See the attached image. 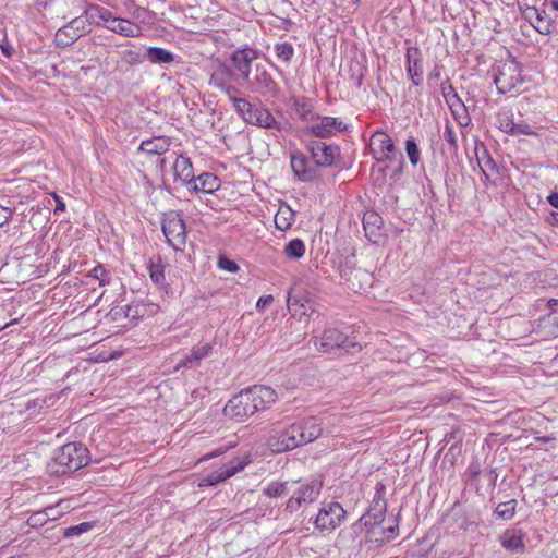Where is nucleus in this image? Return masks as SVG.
I'll list each match as a JSON object with an SVG mask.
<instances>
[{
	"instance_id": "63",
	"label": "nucleus",
	"mask_w": 558,
	"mask_h": 558,
	"mask_svg": "<svg viewBox=\"0 0 558 558\" xmlns=\"http://www.w3.org/2000/svg\"><path fill=\"white\" fill-rule=\"evenodd\" d=\"M59 514H60V512L57 509L53 511H50V517H51L50 520H56Z\"/></svg>"
},
{
	"instance_id": "12",
	"label": "nucleus",
	"mask_w": 558,
	"mask_h": 558,
	"mask_svg": "<svg viewBox=\"0 0 558 558\" xmlns=\"http://www.w3.org/2000/svg\"><path fill=\"white\" fill-rule=\"evenodd\" d=\"M371 150L374 159L377 162H385L387 160L393 161L400 151L391 140V137L384 131H376L371 137Z\"/></svg>"
},
{
	"instance_id": "18",
	"label": "nucleus",
	"mask_w": 558,
	"mask_h": 558,
	"mask_svg": "<svg viewBox=\"0 0 558 558\" xmlns=\"http://www.w3.org/2000/svg\"><path fill=\"white\" fill-rule=\"evenodd\" d=\"M257 50L251 47L236 49L231 53L230 60L234 68V72L236 73V80L239 77L244 81L250 80L252 63L257 59Z\"/></svg>"
},
{
	"instance_id": "14",
	"label": "nucleus",
	"mask_w": 558,
	"mask_h": 558,
	"mask_svg": "<svg viewBox=\"0 0 558 558\" xmlns=\"http://www.w3.org/2000/svg\"><path fill=\"white\" fill-rule=\"evenodd\" d=\"M322 487L323 483L316 480L302 485L287 501L286 511L292 513L296 511L303 504H311L315 501L320 494Z\"/></svg>"
},
{
	"instance_id": "7",
	"label": "nucleus",
	"mask_w": 558,
	"mask_h": 558,
	"mask_svg": "<svg viewBox=\"0 0 558 558\" xmlns=\"http://www.w3.org/2000/svg\"><path fill=\"white\" fill-rule=\"evenodd\" d=\"M236 80V73L225 62L216 59L211 64L209 85L223 92L228 97L239 93L232 81Z\"/></svg>"
},
{
	"instance_id": "13",
	"label": "nucleus",
	"mask_w": 558,
	"mask_h": 558,
	"mask_svg": "<svg viewBox=\"0 0 558 558\" xmlns=\"http://www.w3.org/2000/svg\"><path fill=\"white\" fill-rule=\"evenodd\" d=\"M253 90L264 97L274 98L279 94V86L271 74L263 64H256L253 78L251 80Z\"/></svg>"
},
{
	"instance_id": "19",
	"label": "nucleus",
	"mask_w": 558,
	"mask_h": 558,
	"mask_svg": "<svg viewBox=\"0 0 558 558\" xmlns=\"http://www.w3.org/2000/svg\"><path fill=\"white\" fill-rule=\"evenodd\" d=\"M522 15L535 31L542 35H549L556 28L555 21L549 16L545 9L537 7H527Z\"/></svg>"
},
{
	"instance_id": "4",
	"label": "nucleus",
	"mask_w": 558,
	"mask_h": 558,
	"mask_svg": "<svg viewBox=\"0 0 558 558\" xmlns=\"http://www.w3.org/2000/svg\"><path fill=\"white\" fill-rule=\"evenodd\" d=\"M161 230L167 243L173 250H183L186 243V226L180 211L170 210L165 213L161 220Z\"/></svg>"
},
{
	"instance_id": "27",
	"label": "nucleus",
	"mask_w": 558,
	"mask_h": 558,
	"mask_svg": "<svg viewBox=\"0 0 558 558\" xmlns=\"http://www.w3.org/2000/svg\"><path fill=\"white\" fill-rule=\"evenodd\" d=\"M173 174L175 181H180L183 185L190 187L195 179L191 159L180 155L174 161Z\"/></svg>"
},
{
	"instance_id": "43",
	"label": "nucleus",
	"mask_w": 558,
	"mask_h": 558,
	"mask_svg": "<svg viewBox=\"0 0 558 558\" xmlns=\"http://www.w3.org/2000/svg\"><path fill=\"white\" fill-rule=\"evenodd\" d=\"M275 53L278 59L289 63L294 56V48L290 43H278L275 45Z\"/></svg>"
},
{
	"instance_id": "17",
	"label": "nucleus",
	"mask_w": 558,
	"mask_h": 558,
	"mask_svg": "<svg viewBox=\"0 0 558 558\" xmlns=\"http://www.w3.org/2000/svg\"><path fill=\"white\" fill-rule=\"evenodd\" d=\"M387 502L385 499V486L381 483H379L376 486V492L374 494L367 513L363 515L360 521L365 519V526L380 525L385 520Z\"/></svg>"
},
{
	"instance_id": "32",
	"label": "nucleus",
	"mask_w": 558,
	"mask_h": 558,
	"mask_svg": "<svg viewBox=\"0 0 558 558\" xmlns=\"http://www.w3.org/2000/svg\"><path fill=\"white\" fill-rule=\"evenodd\" d=\"M298 425L301 427L304 445L314 441L322 435L323 429L320 424L314 417H308L301 423H298Z\"/></svg>"
},
{
	"instance_id": "55",
	"label": "nucleus",
	"mask_w": 558,
	"mask_h": 558,
	"mask_svg": "<svg viewBox=\"0 0 558 558\" xmlns=\"http://www.w3.org/2000/svg\"><path fill=\"white\" fill-rule=\"evenodd\" d=\"M274 298L272 295H265L258 299L256 303V307H265L266 305L270 304L272 302Z\"/></svg>"
},
{
	"instance_id": "10",
	"label": "nucleus",
	"mask_w": 558,
	"mask_h": 558,
	"mask_svg": "<svg viewBox=\"0 0 558 558\" xmlns=\"http://www.w3.org/2000/svg\"><path fill=\"white\" fill-rule=\"evenodd\" d=\"M272 432H276L277 437H270L269 446L275 452L293 450L304 445L301 427L298 425V423L291 424L289 427L282 430L272 429Z\"/></svg>"
},
{
	"instance_id": "36",
	"label": "nucleus",
	"mask_w": 558,
	"mask_h": 558,
	"mask_svg": "<svg viewBox=\"0 0 558 558\" xmlns=\"http://www.w3.org/2000/svg\"><path fill=\"white\" fill-rule=\"evenodd\" d=\"M294 220L295 214L289 206L286 208H280L275 216L276 228L281 231L290 229Z\"/></svg>"
},
{
	"instance_id": "6",
	"label": "nucleus",
	"mask_w": 558,
	"mask_h": 558,
	"mask_svg": "<svg viewBox=\"0 0 558 558\" xmlns=\"http://www.w3.org/2000/svg\"><path fill=\"white\" fill-rule=\"evenodd\" d=\"M89 33L90 27L83 12L80 16L72 19L66 25L57 31L54 41L58 47L65 48Z\"/></svg>"
},
{
	"instance_id": "26",
	"label": "nucleus",
	"mask_w": 558,
	"mask_h": 558,
	"mask_svg": "<svg viewBox=\"0 0 558 558\" xmlns=\"http://www.w3.org/2000/svg\"><path fill=\"white\" fill-rule=\"evenodd\" d=\"M246 123L264 129L281 130V123L275 119L268 109L262 106H253Z\"/></svg>"
},
{
	"instance_id": "51",
	"label": "nucleus",
	"mask_w": 558,
	"mask_h": 558,
	"mask_svg": "<svg viewBox=\"0 0 558 558\" xmlns=\"http://www.w3.org/2000/svg\"><path fill=\"white\" fill-rule=\"evenodd\" d=\"M218 266L219 268L227 270L229 272H236L239 270V265L234 260H231L226 256L219 257Z\"/></svg>"
},
{
	"instance_id": "48",
	"label": "nucleus",
	"mask_w": 558,
	"mask_h": 558,
	"mask_svg": "<svg viewBox=\"0 0 558 558\" xmlns=\"http://www.w3.org/2000/svg\"><path fill=\"white\" fill-rule=\"evenodd\" d=\"M287 490V483L271 482L264 488V494L270 498L279 497Z\"/></svg>"
},
{
	"instance_id": "59",
	"label": "nucleus",
	"mask_w": 558,
	"mask_h": 558,
	"mask_svg": "<svg viewBox=\"0 0 558 558\" xmlns=\"http://www.w3.org/2000/svg\"><path fill=\"white\" fill-rule=\"evenodd\" d=\"M53 2H54V0H35V4L38 8H44V9L50 7Z\"/></svg>"
},
{
	"instance_id": "20",
	"label": "nucleus",
	"mask_w": 558,
	"mask_h": 558,
	"mask_svg": "<svg viewBox=\"0 0 558 558\" xmlns=\"http://www.w3.org/2000/svg\"><path fill=\"white\" fill-rule=\"evenodd\" d=\"M316 123H313L307 128L308 133L318 137L327 138L332 136L336 132H342L348 129V125L343 123L339 118L335 117H322L315 119Z\"/></svg>"
},
{
	"instance_id": "2",
	"label": "nucleus",
	"mask_w": 558,
	"mask_h": 558,
	"mask_svg": "<svg viewBox=\"0 0 558 558\" xmlns=\"http://www.w3.org/2000/svg\"><path fill=\"white\" fill-rule=\"evenodd\" d=\"M89 462V451L82 442H68L60 447L47 465L51 476H62L78 471Z\"/></svg>"
},
{
	"instance_id": "11",
	"label": "nucleus",
	"mask_w": 558,
	"mask_h": 558,
	"mask_svg": "<svg viewBox=\"0 0 558 558\" xmlns=\"http://www.w3.org/2000/svg\"><path fill=\"white\" fill-rule=\"evenodd\" d=\"M347 512L337 501L324 505L314 521L315 526L320 531L335 530L345 520Z\"/></svg>"
},
{
	"instance_id": "5",
	"label": "nucleus",
	"mask_w": 558,
	"mask_h": 558,
	"mask_svg": "<svg viewBox=\"0 0 558 558\" xmlns=\"http://www.w3.org/2000/svg\"><path fill=\"white\" fill-rule=\"evenodd\" d=\"M521 65L513 58L498 65L494 83L500 94H506L522 84Z\"/></svg>"
},
{
	"instance_id": "33",
	"label": "nucleus",
	"mask_w": 558,
	"mask_h": 558,
	"mask_svg": "<svg viewBox=\"0 0 558 558\" xmlns=\"http://www.w3.org/2000/svg\"><path fill=\"white\" fill-rule=\"evenodd\" d=\"M145 56L149 62L155 64H170L175 59L171 51L161 47H148Z\"/></svg>"
},
{
	"instance_id": "16",
	"label": "nucleus",
	"mask_w": 558,
	"mask_h": 558,
	"mask_svg": "<svg viewBox=\"0 0 558 558\" xmlns=\"http://www.w3.org/2000/svg\"><path fill=\"white\" fill-rule=\"evenodd\" d=\"M290 166L294 177L301 182H313L318 178L317 167L311 163L300 150L290 154Z\"/></svg>"
},
{
	"instance_id": "37",
	"label": "nucleus",
	"mask_w": 558,
	"mask_h": 558,
	"mask_svg": "<svg viewBox=\"0 0 558 558\" xmlns=\"http://www.w3.org/2000/svg\"><path fill=\"white\" fill-rule=\"evenodd\" d=\"M517 505L518 501L515 499L499 502L494 510V514L497 519L502 521H510L515 514Z\"/></svg>"
},
{
	"instance_id": "23",
	"label": "nucleus",
	"mask_w": 558,
	"mask_h": 558,
	"mask_svg": "<svg viewBox=\"0 0 558 558\" xmlns=\"http://www.w3.org/2000/svg\"><path fill=\"white\" fill-rule=\"evenodd\" d=\"M524 535L521 529L510 527L499 535V543L507 551L523 554L525 551Z\"/></svg>"
},
{
	"instance_id": "8",
	"label": "nucleus",
	"mask_w": 558,
	"mask_h": 558,
	"mask_svg": "<svg viewBox=\"0 0 558 558\" xmlns=\"http://www.w3.org/2000/svg\"><path fill=\"white\" fill-rule=\"evenodd\" d=\"M318 350L330 353L333 350H343L351 352L353 349L361 350L359 343L351 340L347 335L337 328L328 327L323 331L319 343L317 344Z\"/></svg>"
},
{
	"instance_id": "52",
	"label": "nucleus",
	"mask_w": 558,
	"mask_h": 558,
	"mask_svg": "<svg viewBox=\"0 0 558 558\" xmlns=\"http://www.w3.org/2000/svg\"><path fill=\"white\" fill-rule=\"evenodd\" d=\"M399 532V519L396 518V524L383 530V534L387 542L393 539Z\"/></svg>"
},
{
	"instance_id": "30",
	"label": "nucleus",
	"mask_w": 558,
	"mask_h": 558,
	"mask_svg": "<svg viewBox=\"0 0 558 558\" xmlns=\"http://www.w3.org/2000/svg\"><path fill=\"white\" fill-rule=\"evenodd\" d=\"M287 306L292 317L302 318L303 316L310 315L307 313L308 300L303 293L289 292L287 298Z\"/></svg>"
},
{
	"instance_id": "9",
	"label": "nucleus",
	"mask_w": 558,
	"mask_h": 558,
	"mask_svg": "<svg viewBox=\"0 0 558 558\" xmlns=\"http://www.w3.org/2000/svg\"><path fill=\"white\" fill-rule=\"evenodd\" d=\"M306 148L317 168L331 167L340 158V147L336 144L311 140L306 143Z\"/></svg>"
},
{
	"instance_id": "15",
	"label": "nucleus",
	"mask_w": 558,
	"mask_h": 558,
	"mask_svg": "<svg viewBox=\"0 0 558 558\" xmlns=\"http://www.w3.org/2000/svg\"><path fill=\"white\" fill-rule=\"evenodd\" d=\"M245 466V462L240 459L229 461L221 465L219 469L202 476L198 482V487H210L225 482L229 477L233 476L238 472L242 471Z\"/></svg>"
},
{
	"instance_id": "40",
	"label": "nucleus",
	"mask_w": 558,
	"mask_h": 558,
	"mask_svg": "<svg viewBox=\"0 0 558 558\" xmlns=\"http://www.w3.org/2000/svg\"><path fill=\"white\" fill-rule=\"evenodd\" d=\"M498 129L510 135L514 126V114L511 110H502L497 113Z\"/></svg>"
},
{
	"instance_id": "44",
	"label": "nucleus",
	"mask_w": 558,
	"mask_h": 558,
	"mask_svg": "<svg viewBox=\"0 0 558 558\" xmlns=\"http://www.w3.org/2000/svg\"><path fill=\"white\" fill-rule=\"evenodd\" d=\"M405 153L412 166H416L421 159V151L414 137L405 140Z\"/></svg>"
},
{
	"instance_id": "50",
	"label": "nucleus",
	"mask_w": 558,
	"mask_h": 558,
	"mask_svg": "<svg viewBox=\"0 0 558 558\" xmlns=\"http://www.w3.org/2000/svg\"><path fill=\"white\" fill-rule=\"evenodd\" d=\"M121 60L129 65H135L142 63V56L134 50H124L121 52Z\"/></svg>"
},
{
	"instance_id": "25",
	"label": "nucleus",
	"mask_w": 558,
	"mask_h": 558,
	"mask_svg": "<svg viewBox=\"0 0 558 558\" xmlns=\"http://www.w3.org/2000/svg\"><path fill=\"white\" fill-rule=\"evenodd\" d=\"M213 345L205 343L199 347H194L189 353L184 354L177 363L175 369L180 368H196L201 365L202 361L213 353Z\"/></svg>"
},
{
	"instance_id": "45",
	"label": "nucleus",
	"mask_w": 558,
	"mask_h": 558,
	"mask_svg": "<svg viewBox=\"0 0 558 558\" xmlns=\"http://www.w3.org/2000/svg\"><path fill=\"white\" fill-rule=\"evenodd\" d=\"M511 136H520V135H538L536 129L525 121H514L513 130L510 134Z\"/></svg>"
},
{
	"instance_id": "64",
	"label": "nucleus",
	"mask_w": 558,
	"mask_h": 558,
	"mask_svg": "<svg viewBox=\"0 0 558 558\" xmlns=\"http://www.w3.org/2000/svg\"><path fill=\"white\" fill-rule=\"evenodd\" d=\"M553 221L558 226V213H551Z\"/></svg>"
},
{
	"instance_id": "47",
	"label": "nucleus",
	"mask_w": 558,
	"mask_h": 558,
	"mask_svg": "<svg viewBox=\"0 0 558 558\" xmlns=\"http://www.w3.org/2000/svg\"><path fill=\"white\" fill-rule=\"evenodd\" d=\"M149 276L154 283L157 286H163L165 283V269L160 264L150 263L149 265Z\"/></svg>"
},
{
	"instance_id": "1",
	"label": "nucleus",
	"mask_w": 558,
	"mask_h": 558,
	"mask_svg": "<svg viewBox=\"0 0 558 558\" xmlns=\"http://www.w3.org/2000/svg\"><path fill=\"white\" fill-rule=\"evenodd\" d=\"M277 399V392L263 385L248 387L234 395L225 405L223 414L235 422H245L256 412L269 408Z\"/></svg>"
},
{
	"instance_id": "60",
	"label": "nucleus",
	"mask_w": 558,
	"mask_h": 558,
	"mask_svg": "<svg viewBox=\"0 0 558 558\" xmlns=\"http://www.w3.org/2000/svg\"><path fill=\"white\" fill-rule=\"evenodd\" d=\"M441 76V66L436 65L429 75V78L439 80Z\"/></svg>"
},
{
	"instance_id": "54",
	"label": "nucleus",
	"mask_w": 558,
	"mask_h": 558,
	"mask_svg": "<svg viewBox=\"0 0 558 558\" xmlns=\"http://www.w3.org/2000/svg\"><path fill=\"white\" fill-rule=\"evenodd\" d=\"M395 160L398 161V168L393 171L391 179L397 180L404 167V159L402 154H399Z\"/></svg>"
},
{
	"instance_id": "3",
	"label": "nucleus",
	"mask_w": 558,
	"mask_h": 558,
	"mask_svg": "<svg viewBox=\"0 0 558 558\" xmlns=\"http://www.w3.org/2000/svg\"><path fill=\"white\" fill-rule=\"evenodd\" d=\"M124 7L132 16V20L114 14L113 22H110L109 27L106 29L123 37H140L142 35V27L136 22L145 21L147 10L137 5L133 0L125 1Z\"/></svg>"
},
{
	"instance_id": "62",
	"label": "nucleus",
	"mask_w": 558,
	"mask_h": 558,
	"mask_svg": "<svg viewBox=\"0 0 558 558\" xmlns=\"http://www.w3.org/2000/svg\"><path fill=\"white\" fill-rule=\"evenodd\" d=\"M489 476H490V481H492L493 485H495V481H496V478H497V474L495 473V471H494V470H492V471L489 472Z\"/></svg>"
},
{
	"instance_id": "49",
	"label": "nucleus",
	"mask_w": 558,
	"mask_h": 558,
	"mask_svg": "<svg viewBox=\"0 0 558 558\" xmlns=\"http://www.w3.org/2000/svg\"><path fill=\"white\" fill-rule=\"evenodd\" d=\"M88 276L99 280V284L100 286H106L109 283V280H110V275L109 272L105 269V267L102 265H97L95 266L88 274Z\"/></svg>"
},
{
	"instance_id": "61",
	"label": "nucleus",
	"mask_w": 558,
	"mask_h": 558,
	"mask_svg": "<svg viewBox=\"0 0 558 558\" xmlns=\"http://www.w3.org/2000/svg\"><path fill=\"white\" fill-rule=\"evenodd\" d=\"M553 10L558 11V0H549Z\"/></svg>"
},
{
	"instance_id": "35",
	"label": "nucleus",
	"mask_w": 558,
	"mask_h": 558,
	"mask_svg": "<svg viewBox=\"0 0 558 558\" xmlns=\"http://www.w3.org/2000/svg\"><path fill=\"white\" fill-rule=\"evenodd\" d=\"M549 314L543 318V326L548 330L553 337H558V300L551 299L548 301Z\"/></svg>"
},
{
	"instance_id": "42",
	"label": "nucleus",
	"mask_w": 558,
	"mask_h": 558,
	"mask_svg": "<svg viewBox=\"0 0 558 558\" xmlns=\"http://www.w3.org/2000/svg\"><path fill=\"white\" fill-rule=\"evenodd\" d=\"M229 100L232 102L235 112L246 122L254 105L245 98H239L235 95L229 97Z\"/></svg>"
},
{
	"instance_id": "28",
	"label": "nucleus",
	"mask_w": 558,
	"mask_h": 558,
	"mask_svg": "<svg viewBox=\"0 0 558 558\" xmlns=\"http://www.w3.org/2000/svg\"><path fill=\"white\" fill-rule=\"evenodd\" d=\"M220 187V180L218 177L210 172H203L195 177L194 182L190 185L189 190L195 193L211 194Z\"/></svg>"
},
{
	"instance_id": "39",
	"label": "nucleus",
	"mask_w": 558,
	"mask_h": 558,
	"mask_svg": "<svg viewBox=\"0 0 558 558\" xmlns=\"http://www.w3.org/2000/svg\"><path fill=\"white\" fill-rule=\"evenodd\" d=\"M53 510H56V507L49 506L40 511L33 513L27 519V522H26L27 525H29L31 527H34V529L45 525L51 519L50 511H53Z\"/></svg>"
},
{
	"instance_id": "24",
	"label": "nucleus",
	"mask_w": 558,
	"mask_h": 558,
	"mask_svg": "<svg viewBox=\"0 0 558 558\" xmlns=\"http://www.w3.org/2000/svg\"><path fill=\"white\" fill-rule=\"evenodd\" d=\"M407 73L413 85L418 86L423 76V58L420 48L409 47L405 53Z\"/></svg>"
},
{
	"instance_id": "53",
	"label": "nucleus",
	"mask_w": 558,
	"mask_h": 558,
	"mask_svg": "<svg viewBox=\"0 0 558 558\" xmlns=\"http://www.w3.org/2000/svg\"><path fill=\"white\" fill-rule=\"evenodd\" d=\"M12 210L9 207L0 205V227L4 226L11 218Z\"/></svg>"
},
{
	"instance_id": "21",
	"label": "nucleus",
	"mask_w": 558,
	"mask_h": 558,
	"mask_svg": "<svg viewBox=\"0 0 558 558\" xmlns=\"http://www.w3.org/2000/svg\"><path fill=\"white\" fill-rule=\"evenodd\" d=\"M363 228L366 238L374 244H379L385 238L384 220L375 210L364 213Z\"/></svg>"
},
{
	"instance_id": "22",
	"label": "nucleus",
	"mask_w": 558,
	"mask_h": 558,
	"mask_svg": "<svg viewBox=\"0 0 558 558\" xmlns=\"http://www.w3.org/2000/svg\"><path fill=\"white\" fill-rule=\"evenodd\" d=\"M113 15L112 11L96 3H86L84 8V16L87 19L89 26L107 28L110 22H113Z\"/></svg>"
},
{
	"instance_id": "56",
	"label": "nucleus",
	"mask_w": 558,
	"mask_h": 558,
	"mask_svg": "<svg viewBox=\"0 0 558 558\" xmlns=\"http://www.w3.org/2000/svg\"><path fill=\"white\" fill-rule=\"evenodd\" d=\"M44 403H45L44 399L36 398V399L27 402L26 409L32 410L33 408H37V407L43 408Z\"/></svg>"
},
{
	"instance_id": "41",
	"label": "nucleus",
	"mask_w": 558,
	"mask_h": 558,
	"mask_svg": "<svg viewBox=\"0 0 558 558\" xmlns=\"http://www.w3.org/2000/svg\"><path fill=\"white\" fill-rule=\"evenodd\" d=\"M444 141L448 144V150L451 156H456L458 154V138L457 134L454 132L453 125L450 123L449 120L445 123V130L442 134Z\"/></svg>"
},
{
	"instance_id": "34",
	"label": "nucleus",
	"mask_w": 558,
	"mask_h": 558,
	"mask_svg": "<svg viewBox=\"0 0 558 558\" xmlns=\"http://www.w3.org/2000/svg\"><path fill=\"white\" fill-rule=\"evenodd\" d=\"M440 90H441V94H442L447 105L450 107V109L454 116H456V107H461L462 109H465L464 104L462 102L456 88L451 85L449 80H446L441 83Z\"/></svg>"
},
{
	"instance_id": "57",
	"label": "nucleus",
	"mask_w": 558,
	"mask_h": 558,
	"mask_svg": "<svg viewBox=\"0 0 558 558\" xmlns=\"http://www.w3.org/2000/svg\"><path fill=\"white\" fill-rule=\"evenodd\" d=\"M53 197H54V201H56V211L58 210H61V211H64L65 210V203L62 201V198L60 196H58L57 194H53Z\"/></svg>"
},
{
	"instance_id": "29",
	"label": "nucleus",
	"mask_w": 558,
	"mask_h": 558,
	"mask_svg": "<svg viewBox=\"0 0 558 558\" xmlns=\"http://www.w3.org/2000/svg\"><path fill=\"white\" fill-rule=\"evenodd\" d=\"M171 145L170 138L167 136H155L142 141L138 150L148 155H162L169 150Z\"/></svg>"
},
{
	"instance_id": "58",
	"label": "nucleus",
	"mask_w": 558,
	"mask_h": 558,
	"mask_svg": "<svg viewBox=\"0 0 558 558\" xmlns=\"http://www.w3.org/2000/svg\"><path fill=\"white\" fill-rule=\"evenodd\" d=\"M547 201L548 203L558 209V193L557 192H554V193H550L548 196H547Z\"/></svg>"
},
{
	"instance_id": "38",
	"label": "nucleus",
	"mask_w": 558,
	"mask_h": 558,
	"mask_svg": "<svg viewBox=\"0 0 558 558\" xmlns=\"http://www.w3.org/2000/svg\"><path fill=\"white\" fill-rule=\"evenodd\" d=\"M305 250V243L301 239H292L284 245L283 253L290 259H300Z\"/></svg>"
},
{
	"instance_id": "31",
	"label": "nucleus",
	"mask_w": 558,
	"mask_h": 558,
	"mask_svg": "<svg viewBox=\"0 0 558 558\" xmlns=\"http://www.w3.org/2000/svg\"><path fill=\"white\" fill-rule=\"evenodd\" d=\"M292 106L295 113L302 121L314 122L315 119H320V116L318 113L313 112V106L311 104V100L305 97L292 98Z\"/></svg>"
},
{
	"instance_id": "46",
	"label": "nucleus",
	"mask_w": 558,
	"mask_h": 558,
	"mask_svg": "<svg viewBox=\"0 0 558 558\" xmlns=\"http://www.w3.org/2000/svg\"><path fill=\"white\" fill-rule=\"evenodd\" d=\"M93 527V524L90 522H82L77 525H73V526H70V527H66L63 530V537L64 538H70V537H73V536H78L83 533H86L88 532L89 530H92Z\"/></svg>"
}]
</instances>
